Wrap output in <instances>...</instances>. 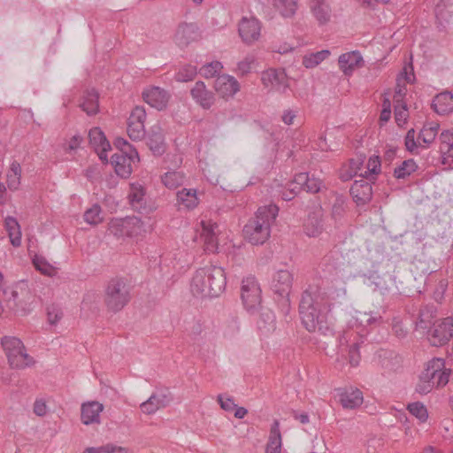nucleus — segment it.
<instances>
[{
    "label": "nucleus",
    "mask_w": 453,
    "mask_h": 453,
    "mask_svg": "<svg viewBox=\"0 0 453 453\" xmlns=\"http://www.w3.org/2000/svg\"><path fill=\"white\" fill-rule=\"evenodd\" d=\"M140 157L135 150L130 151L118 152L111 157V164L117 175L122 178H128L133 172V165L138 163Z\"/></svg>",
    "instance_id": "9d476101"
},
{
    "label": "nucleus",
    "mask_w": 453,
    "mask_h": 453,
    "mask_svg": "<svg viewBox=\"0 0 453 453\" xmlns=\"http://www.w3.org/2000/svg\"><path fill=\"white\" fill-rule=\"evenodd\" d=\"M214 88L223 98L233 97L239 90L238 81L231 75H219L214 83Z\"/></svg>",
    "instance_id": "aec40b11"
},
{
    "label": "nucleus",
    "mask_w": 453,
    "mask_h": 453,
    "mask_svg": "<svg viewBox=\"0 0 453 453\" xmlns=\"http://www.w3.org/2000/svg\"><path fill=\"white\" fill-rule=\"evenodd\" d=\"M350 194L356 203L365 204L368 203L372 196V188L366 179L355 180L350 188Z\"/></svg>",
    "instance_id": "393cba45"
},
{
    "label": "nucleus",
    "mask_w": 453,
    "mask_h": 453,
    "mask_svg": "<svg viewBox=\"0 0 453 453\" xmlns=\"http://www.w3.org/2000/svg\"><path fill=\"white\" fill-rule=\"evenodd\" d=\"M434 110L440 115H447L453 111V94L442 92L438 94L433 101Z\"/></svg>",
    "instance_id": "7c9ffc66"
},
{
    "label": "nucleus",
    "mask_w": 453,
    "mask_h": 453,
    "mask_svg": "<svg viewBox=\"0 0 453 453\" xmlns=\"http://www.w3.org/2000/svg\"><path fill=\"white\" fill-rule=\"evenodd\" d=\"M146 111L143 107L133 109L127 120V134L132 140H140L144 136Z\"/></svg>",
    "instance_id": "f3484780"
},
{
    "label": "nucleus",
    "mask_w": 453,
    "mask_h": 453,
    "mask_svg": "<svg viewBox=\"0 0 453 453\" xmlns=\"http://www.w3.org/2000/svg\"><path fill=\"white\" fill-rule=\"evenodd\" d=\"M147 144L155 155H161L165 152V143L163 131L160 127H152L147 138Z\"/></svg>",
    "instance_id": "c85d7f7f"
},
{
    "label": "nucleus",
    "mask_w": 453,
    "mask_h": 453,
    "mask_svg": "<svg viewBox=\"0 0 453 453\" xmlns=\"http://www.w3.org/2000/svg\"><path fill=\"white\" fill-rule=\"evenodd\" d=\"M453 337V318L448 317L436 323L428 333V340L433 346H442Z\"/></svg>",
    "instance_id": "f8f14e48"
},
{
    "label": "nucleus",
    "mask_w": 453,
    "mask_h": 453,
    "mask_svg": "<svg viewBox=\"0 0 453 453\" xmlns=\"http://www.w3.org/2000/svg\"><path fill=\"white\" fill-rule=\"evenodd\" d=\"M238 31L242 42L250 45L257 42L261 35V23L254 17H243L239 22Z\"/></svg>",
    "instance_id": "2eb2a0df"
},
{
    "label": "nucleus",
    "mask_w": 453,
    "mask_h": 453,
    "mask_svg": "<svg viewBox=\"0 0 453 453\" xmlns=\"http://www.w3.org/2000/svg\"><path fill=\"white\" fill-rule=\"evenodd\" d=\"M198 204L197 192L195 188H183L177 193V205L180 210H193Z\"/></svg>",
    "instance_id": "c756f323"
},
{
    "label": "nucleus",
    "mask_w": 453,
    "mask_h": 453,
    "mask_svg": "<svg viewBox=\"0 0 453 453\" xmlns=\"http://www.w3.org/2000/svg\"><path fill=\"white\" fill-rule=\"evenodd\" d=\"M48 406L43 399H36L33 405V411L38 417H43L48 413Z\"/></svg>",
    "instance_id": "e2e57ef3"
},
{
    "label": "nucleus",
    "mask_w": 453,
    "mask_h": 453,
    "mask_svg": "<svg viewBox=\"0 0 453 453\" xmlns=\"http://www.w3.org/2000/svg\"><path fill=\"white\" fill-rule=\"evenodd\" d=\"M256 64V58L253 55H247L237 63L235 72L238 75L244 76L251 72Z\"/></svg>",
    "instance_id": "3c124183"
},
{
    "label": "nucleus",
    "mask_w": 453,
    "mask_h": 453,
    "mask_svg": "<svg viewBox=\"0 0 453 453\" xmlns=\"http://www.w3.org/2000/svg\"><path fill=\"white\" fill-rule=\"evenodd\" d=\"M257 325L260 330L270 332L275 327V317L272 311L266 309L260 313Z\"/></svg>",
    "instance_id": "37998d69"
},
{
    "label": "nucleus",
    "mask_w": 453,
    "mask_h": 453,
    "mask_svg": "<svg viewBox=\"0 0 453 453\" xmlns=\"http://www.w3.org/2000/svg\"><path fill=\"white\" fill-rule=\"evenodd\" d=\"M115 146L119 149L120 152L130 151L134 150L130 144L123 138H117L114 142Z\"/></svg>",
    "instance_id": "774afa93"
},
{
    "label": "nucleus",
    "mask_w": 453,
    "mask_h": 453,
    "mask_svg": "<svg viewBox=\"0 0 453 453\" xmlns=\"http://www.w3.org/2000/svg\"><path fill=\"white\" fill-rule=\"evenodd\" d=\"M82 142V137L80 134H73L67 138L63 143V148L66 151H73L80 148Z\"/></svg>",
    "instance_id": "052dcab7"
},
{
    "label": "nucleus",
    "mask_w": 453,
    "mask_h": 453,
    "mask_svg": "<svg viewBox=\"0 0 453 453\" xmlns=\"http://www.w3.org/2000/svg\"><path fill=\"white\" fill-rule=\"evenodd\" d=\"M273 4L284 17L292 16L297 9L296 0H274Z\"/></svg>",
    "instance_id": "a18cd8bd"
},
{
    "label": "nucleus",
    "mask_w": 453,
    "mask_h": 453,
    "mask_svg": "<svg viewBox=\"0 0 453 453\" xmlns=\"http://www.w3.org/2000/svg\"><path fill=\"white\" fill-rule=\"evenodd\" d=\"M324 229L321 208L315 209L303 223L304 233L310 237L319 236Z\"/></svg>",
    "instance_id": "b1692460"
},
{
    "label": "nucleus",
    "mask_w": 453,
    "mask_h": 453,
    "mask_svg": "<svg viewBox=\"0 0 453 453\" xmlns=\"http://www.w3.org/2000/svg\"><path fill=\"white\" fill-rule=\"evenodd\" d=\"M4 227L12 245L19 247L22 242V234L17 219L13 217H7L4 220Z\"/></svg>",
    "instance_id": "c9c22d12"
},
{
    "label": "nucleus",
    "mask_w": 453,
    "mask_h": 453,
    "mask_svg": "<svg viewBox=\"0 0 453 453\" xmlns=\"http://www.w3.org/2000/svg\"><path fill=\"white\" fill-rule=\"evenodd\" d=\"M240 319L237 315L231 314L225 323L224 334L226 337H234L240 332Z\"/></svg>",
    "instance_id": "09e8293b"
},
{
    "label": "nucleus",
    "mask_w": 453,
    "mask_h": 453,
    "mask_svg": "<svg viewBox=\"0 0 453 453\" xmlns=\"http://www.w3.org/2000/svg\"><path fill=\"white\" fill-rule=\"evenodd\" d=\"M202 232H200V243L203 242V249L205 253H214L218 250L219 226L216 223L202 220L200 222Z\"/></svg>",
    "instance_id": "dca6fc26"
},
{
    "label": "nucleus",
    "mask_w": 453,
    "mask_h": 453,
    "mask_svg": "<svg viewBox=\"0 0 453 453\" xmlns=\"http://www.w3.org/2000/svg\"><path fill=\"white\" fill-rule=\"evenodd\" d=\"M63 313L60 309L57 307H49L47 310V319L51 325L58 324L62 319Z\"/></svg>",
    "instance_id": "680f3d73"
},
{
    "label": "nucleus",
    "mask_w": 453,
    "mask_h": 453,
    "mask_svg": "<svg viewBox=\"0 0 453 453\" xmlns=\"http://www.w3.org/2000/svg\"><path fill=\"white\" fill-rule=\"evenodd\" d=\"M309 6L319 25H325L331 20L333 12L328 0H309Z\"/></svg>",
    "instance_id": "412c9836"
},
{
    "label": "nucleus",
    "mask_w": 453,
    "mask_h": 453,
    "mask_svg": "<svg viewBox=\"0 0 453 453\" xmlns=\"http://www.w3.org/2000/svg\"><path fill=\"white\" fill-rule=\"evenodd\" d=\"M293 283V275L288 270H279L273 275L271 287L279 296H286L290 292Z\"/></svg>",
    "instance_id": "4be33fe9"
},
{
    "label": "nucleus",
    "mask_w": 453,
    "mask_h": 453,
    "mask_svg": "<svg viewBox=\"0 0 453 453\" xmlns=\"http://www.w3.org/2000/svg\"><path fill=\"white\" fill-rule=\"evenodd\" d=\"M88 141L90 147L104 163H108V152L111 150L110 142L107 140L104 133L99 127H93L88 132Z\"/></svg>",
    "instance_id": "4468645a"
},
{
    "label": "nucleus",
    "mask_w": 453,
    "mask_h": 453,
    "mask_svg": "<svg viewBox=\"0 0 453 453\" xmlns=\"http://www.w3.org/2000/svg\"><path fill=\"white\" fill-rule=\"evenodd\" d=\"M330 56V51L323 50L306 54L303 58V65L306 68H314Z\"/></svg>",
    "instance_id": "58836bf2"
},
{
    "label": "nucleus",
    "mask_w": 453,
    "mask_h": 453,
    "mask_svg": "<svg viewBox=\"0 0 453 453\" xmlns=\"http://www.w3.org/2000/svg\"><path fill=\"white\" fill-rule=\"evenodd\" d=\"M340 403L344 409H356L364 401L363 393L358 388H346L340 395Z\"/></svg>",
    "instance_id": "bb28decb"
},
{
    "label": "nucleus",
    "mask_w": 453,
    "mask_h": 453,
    "mask_svg": "<svg viewBox=\"0 0 453 453\" xmlns=\"http://www.w3.org/2000/svg\"><path fill=\"white\" fill-rule=\"evenodd\" d=\"M222 69L223 65L219 61H212L203 65L200 68V75L206 79L213 78L219 74Z\"/></svg>",
    "instance_id": "8fccbe9b"
},
{
    "label": "nucleus",
    "mask_w": 453,
    "mask_h": 453,
    "mask_svg": "<svg viewBox=\"0 0 453 453\" xmlns=\"http://www.w3.org/2000/svg\"><path fill=\"white\" fill-rule=\"evenodd\" d=\"M104 406L98 401H87L81 405V421L85 426L99 425Z\"/></svg>",
    "instance_id": "a211bd4d"
},
{
    "label": "nucleus",
    "mask_w": 453,
    "mask_h": 453,
    "mask_svg": "<svg viewBox=\"0 0 453 453\" xmlns=\"http://www.w3.org/2000/svg\"><path fill=\"white\" fill-rule=\"evenodd\" d=\"M107 231L119 240H135L143 233V223L136 217L113 218L108 223Z\"/></svg>",
    "instance_id": "423d86ee"
},
{
    "label": "nucleus",
    "mask_w": 453,
    "mask_h": 453,
    "mask_svg": "<svg viewBox=\"0 0 453 453\" xmlns=\"http://www.w3.org/2000/svg\"><path fill=\"white\" fill-rule=\"evenodd\" d=\"M172 400V395L167 389L159 388L155 390L146 401L140 404V410L144 415L151 416L169 406Z\"/></svg>",
    "instance_id": "9b49d317"
},
{
    "label": "nucleus",
    "mask_w": 453,
    "mask_h": 453,
    "mask_svg": "<svg viewBox=\"0 0 453 453\" xmlns=\"http://www.w3.org/2000/svg\"><path fill=\"white\" fill-rule=\"evenodd\" d=\"M104 453H129L127 448L108 443L103 445Z\"/></svg>",
    "instance_id": "338daca9"
},
{
    "label": "nucleus",
    "mask_w": 453,
    "mask_h": 453,
    "mask_svg": "<svg viewBox=\"0 0 453 453\" xmlns=\"http://www.w3.org/2000/svg\"><path fill=\"white\" fill-rule=\"evenodd\" d=\"M441 152L443 156L453 157V128L441 132L440 134Z\"/></svg>",
    "instance_id": "79ce46f5"
},
{
    "label": "nucleus",
    "mask_w": 453,
    "mask_h": 453,
    "mask_svg": "<svg viewBox=\"0 0 453 453\" xmlns=\"http://www.w3.org/2000/svg\"><path fill=\"white\" fill-rule=\"evenodd\" d=\"M84 221L90 226H97L104 221L102 209L98 204H93L83 214Z\"/></svg>",
    "instance_id": "a19ab883"
},
{
    "label": "nucleus",
    "mask_w": 453,
    "mask_h": 453,
    "mask_svg": "<svg viewBox=\"0 0 453 453\" xmlns=\"http://www.w3.org/2000/svg\"><path fill=\"white\" fill-rule=\"evenodd\" d=\"M81 107L88 115L97 114L99 111L98 93L94 89L86 91L81 97Z\"/></svg>",
    "instance_id": "72a5a7b5"
},
{
    "label": "nucleus",
    "mask_w": 453,
    "mask_h": 453,
    "mask_svg": "<svg viewBox=\"0 0 453 453\" xmlns=\"http://www.w3.org/2000/svg\"><path fill=\"white\" fill-rule=\"evenodd\" d=\"M417 164L413 159L404 160L398 167L395 169L394 176L396 179H404L414 173L417 170Z\"/></svg>",
    "instance_id": "49530a36"
},
{
    "label": "nucleus",
    "mask_w": 453,
    "mask_h": 453,
    "mask_svg": "<svg viewBox=\"0 0 453 453\" xmlns=\"http://www.w3.org/2000/svg\"><path fill=\"white\" fill-rule=\"evenodd\" d=\"M281 434L280 431V422L275 419L271 426L268 442L265 448V453L281 452Z\"/></svg>",
    "instance_id": "473e14b6"
},
{
    "label": "nucleus",
    "mask_w": 453,
    "mask_h": 453,
    "mask_svg": "<svg viewBox=\"0 0 453 453\" xmlns=\"http://www.w3.org/2000/svg\"><path fill=\"white\" fill-rule=\"evenodd\" d=\"M215 102L212 92L205 89L203 82L200 81V106L203 109H210Z\"/></svg>",
    "instance_id": "6e6d98bb"
},
{
    "label": "nucleus",
    "mask_w": 453,
    "mask_h": 453,
    "mask_svg": "<svg viewBox=\"0 0 453 453\" xmlns=\"http://www.w3.org/2000/svg\"><path fill=\"white\" fill-rule=\"evenodd\" d=\"M380 173V160L378 156L371 157L367 162V170L361 174L366 180L373 179V175Z\"/></svg>",
    "instance_id": "864d4df0"
},
{
    "label": "nucleus",
    "mask_w": 453,
    "mask_h": 453,
    "mask_svg": "<svg viewBox=\"0 0 453 453\" xmlns=\"http://www.w3.org/2000/svg\"><path fill=\"white\" fill-rule=\"evenodd\" d=\"M359 332L346 330L340 339L341 345L349 347V363L353 366L357 365L360 359L358 353L359 342L357 340Z\"/></svg>",
    "instance_id": "5701e85b"
},
{
    "label": "nucleus",
    "mask_w": 453,
    "mask_h": 453,
    "mask_svg": "<svg viewBox=\"0 0 453 453\" xmlns=\"http://www.w3.org/2000/svg\"><path fill=\"white\" fill-rule=\"evenodd\" d=\"M241 297L245 309L250 313L256 312L261 305V289L254 277H247L242 280L241 287Z\"/></svg>",
    "instance_id": "1a4fd4ad"
},
{
    "label": "nucleus",
    "mask_w": 453,
    "mask_h": 453,
    "mask_svg": "<svg viewBox=\"0 0 453 453\" xmlns=\"http://www.w3.org/2000/svg\"><path fill=\"white\" fill-rule=\"evenodd\" d=\"M196 75V69L195 66H186L180 70L176 74L178 81L186 82L194 79Z\"/></svg>",
    "instance_id": "bf43d9fd"
},
{
    "label": "nucleus",
    "mask_w": 453,
    "mask_h": 453,
    "mask_svg": "<svg viewBox=\"0 0 453 453\" xmlns=\"http://www.w3.org/2000/svg\"><path fill=\"white\" fill-rule=\"evenodd\" d=\"M405 147L406 150L411 153H414L415 150L418 148L415 141V130L413 128L407 132L405 136Z\"/></svg>",
    "instance_id": "0e129e2a"
},
{
    "label": "nucleus",
    "mask_w": 453,
    "mask_h": 453,
    "mask_svg": "<svg viewBox=\"0 0 453 453\" xmlns=\"http://www.w3.org/2000/svg\"><path fill=\"white\" fill-rule=\"evenodd\" d=\"M22 169L20 165L14 161L10 165L6 173V185L11 191H17L20 186Z\"/></svg>",
    "instance_id": "e433bc0d"
},
{
    "label": "nucleus",
    "mask_w": 453,
    "mask_h": 453,
    "mask_svg": "<svg viewBox=\"0 0 453 453\" xmlns=\"http://www.w3.org/2000/svg\"><path fill=\"white\" fill-rule=\"evenodd\" d=\"M142 98L150 107L163 111L167 107L171 95L160 87L150 86L143 89Z\"/></svg>",
    "instance_id": "ddd939ff"
},
{
    "label": "nucleus",
    "mask_w": 453,
    "mask_h": 453,
    "mask_svg": "<svg viewBox=\"0 0 453 453\" xmlns=\"http://www.w3.org/2000/svg\"><path fill=\"white\" fill-rule=\"evenodd\" d=\"M130 289L124 278L111 279L104 289V303L112 312L121 311L130 301Z\"/></svg>",
    "instance_id": "20e7f679"
},
{
    "label": "nucleus",
    "mask_w": 453,
    "mask_h": 453,
    "mask_svg": "<svg viewBox=\"0 0 453 453\" xmlns=\"http://www.w3.org/2000/svg\"><path fill=\"white\" fill-rule=\"evenodd\" d=\"M144 196V189L142 186L139 183H132L130 185V191L128 195V199L131 205L134 208H138L141 204Z\"/></svg>",
    "instance_id": "de8ad7c7"
},
{
    "label": "nucleus",
    "mask_w": 453,
    "mask_h": 453,
    "mask_svg": "<svg viewBox=\"0 0 453 453\" xmlns=\"http://www.w3.org/2000/svg\"><path fill=\"white\" fill-rule=\"evenodd\" d=\"M220 407L226 411H233L236 407L234 399L228 396L219 395L218 397Z\"/></svg>",
    "instance_id": "69168bd1"
},
{
    "label": "nucleus",
    "mask_w": 453,
    "mask_h": 453,
    "mask_svg": "<svg viewBox=\"0 0 453 453\" xmlns=\"http://www.w3.org/2000/svg\"><path fill=\"white\" fill-rule=\"evenodd\" d=\"M363 58L358 51H351L342 54L339 57L340 69L346 75H350L357 68L363 65Z\"/></svg>",
    "instance_id": "a878e982"
},
{
    "label": "nucleus",
    "mask_w": 453,
    "mask_h": 453,
    "mask_svg": "<svg viewBox=\"0 0 453 453\" xmlns=\"http://www.w3.org/2000/svg\"><path fill=\"white\" fill-rule=\"evenodd\" d=\"M440 125L436 122H430L424 125L420 130L418 139L425 144L430 145L435 139Z\"/></svg>",
    "instance_id": "ea45409f"
},
{
    "label": "nucleus",
    "mask_w": 453,
    "mask_h": 453,
    "mask_svg": "<svg viewBox=\"0 0 453 453\" xmlns=\"http://www.w3.org/2000/svg\"><path fill=\"white\" fill-rule=\"evenodd\" d=\"M32 262L35 268L43 275L53 277L58 272V267L42 255H35Z\"/></svg>",
    "instance_id": "4c0bfd02"
},
{
    "label": "nucleus",
    "mask_w": 453,
    "mask_h": 453,
    "mask_svg": "<svg viewBox=\"0 0 453 453\" xmlns=\"http://www.w3.org/2000/svg\"><path fill=\"white\" fill-rule=\"evenodd\" d=\"M182 180L183 176L179 172H167L162 176V182L168 188H177Z\"/></svg>",
    "instance_id": "603ef678"
},
{
    "label": "nucleus",
    "mask_w": 453,
    "mask_h": 453,
    "mask_svg": "<svg viewBox=\"0 0 453 453\" xmlns=\"http://www.w3.org/2000/svg\"><path fill=\"white\" fill-rule=\"evenodd\" d=\"M196 27L195 24L182 23L179 26L175 35L174 42L179 47H186L195 40Z\"/></svg>",
    "instance_id": "cd10ccee"
},
{
    "label": "nucleus",
    "mask_w": 453,
    "mask_h": 453,
    "mask_svg": "<svg viewBox=\"0 0 453 453\" xmlns=\"http://www.w3.org/2000/svg\"><path fill=\"white\" fill-rule=\"evenodd\" d=\"M295 183L299 185L298 189H303L310 193H317L322 187V181L319 179L310 177L307 173L296 174Z\"/></svg>",
    "instance_id": "2f4dec72"
},
{
    "label": "nucleus",
    "mask_w": 453,
    "mask_h": 453,
    "mask_svg": "<svg viewBox=\"0 0 453 453\" xmlns=\"http://www.w3.org/2000/svg\"><path fill=\"white\" fill-rule=\"evenodd\" d=\"M408 410L411 415L416 417L420 422H425L428 418V412L426 406L418 402L410 403Z\"/></svg>",
    "instance_id": "5fc2aeb1"
},
{
    "label": "nucleus",
    "mask_w": 453,
    "mask_h": 453,
    "mask_svg": "<svg viewBox=\"0 0 453 453\" xmlns=\"http://www.w3.org/2000/svg\"><path fill=\"white\" fill-rule=\"evenodd\" d=\"M408 118V109L403 101L395 102V119L399 126L406 122Z\"/></svg>",
    "instance_id": "4d7b16f0"
},
{
    "label": "nucleus",
    "mask_w": 453,
    "mask_h": 453,
    "mask_svg": "<svg viewBox=\"0 0 453 453\" xmlns=\"http://www.w3.org/2000/svg\"><path fill=\"white\" fill-rule=\"evenodd\" d=\"M263 85L270 89L283 93L288 87V78L283 70L269 69L262 73Z\"/></svg>",
    "instance_id": "6ab92c4d"
},
{
    "label": "nucleus",
    "mask_w": 453,
    "mask_h": 453,
    "mask_svg": "<svg viewBox=\"0 0 453 453\" xmlns=\"http://www.w3.org/2000/svg\"><path fill=\"white\" fill-rule=\"evenodd\" d=\"M414 81V73L412 66H405L400 77L397 79V84L394 95V102L403 101V97L405 95V82L411 83Z\"/></svg>",
    "instance_id": "f704fd0d"
},
{
    "label": "nucleus",
    "mask_w": 453,
    "mask_h": 453,
    "mask_svg": "<svg viewBox=\"0 0 453 453\" xmlns=\"http://www.w3.org/2000/svg\"><path fill=\"white\" fill-rule=\"evenodd\" d=\"M330 310L328 296L318 288H310L303 293L299 311L302 322L308 331H319L326 334L330 330Z\"/></svg>",
    "instance_id": "f257e3e1"
},
{
    "label": "nucleus",
    "mask_w": 453,
    "mask_h": 453,
    "mask_svg": "<svg viewBox=\"0 0 453 453\" xmlns=\"http://www.w3.org/2000/svg\"><path fill=\"white\" fill-rule=\"evenodd\" d=\"M449 375L450 369L445 368V361L442 358H434L427 363L420 374L417 391L427 394L434 388L445 386L449 382Z\"/></svg>",
    "instance_id": "7ed1b4c3"
},
{
    "label": "nucleus",
    "mask_w": 453,
    "mask_h": 453,
    "mask_svg": "<svg viewBox=\"0 0 453 453\" xmlns=\"http://www.w3.org/2000/svg\"><path fill=\"white\" fill-rule=\"evenodd\" d=\"M9 300L13 302V312L19 316L31 313L35 307V296L29 283L24 280L15 281L12 285Z\"/></svg>",
    "instance_id": "39448f33"
},
{
    "label": "nucleus",
    "mask_w": 453,
    "mask_h": 453,
    "mask_svg": "<svg viewBox=\"0 0 453 453\" xmlns=\"http://www.w3.org/2000/svg\"><path fill=\"white\" fill-rule=\"evenodd\" d=\"M435 313L436 310L433 305L425 306L419 311V319L417 323L418 326L423 329L428 328L432 324V320L434 318Z\"/></svg>",
    "instance_id": "c03bdc74"
},
{
    "label": "nucleus",
    "mask_w": 453,
    "mask_h": 453,
    "mask_svg": "<svg viewBox=\"0 0 453 453\" xmlns=\"http://www.w3.org/2000/svg\"><path fill=\"white\" fill-rule=\"evenodd\" d=\"M278 211L274 204L259 207L255 216L243 227L244 238L253 245L265 243L270 237L271 226L276 219Z\"/></svg>",
    "instance_id": "f03ea898"
},
{
    "label": "nucleus",
    "mask_w": 453,
    "mask_h": 453,
    "mask_svg": "<svg viewBox=\"0 0 453 453\" xmlns=\"http://www.w3.org/2000/svg\"><path fill=\"white\" fill-rule=\"evenodd\" d=\"M203 288L200 292L203 297H217L226 288V277L221 267L211 266L203 270Z\"/></svg>",
    "instance_id": "6e6552de"
},
{
    "label": "nucleus",
    "mask_w": 453,
    "mask_h": 453,
    "mask_svg": "<svg viewBox=\"0 0 453 453\" xmlns=\"http://www.w3.org/2000/svg\"><path fill=\"white\" fill-rule=\"evenodd\" d=\"M1 343L11 367L24 369L35 363L33 357L28 355L23 342L19 338L5 336L2 339Z\"/></svg>",
    "instance_id": "0eeeda50"
},
{
    "label": "nucleus",
    "mask_w": 453,
    "mask_h": 453,
    "mask_svg": "<svg viewBox=\"0 0 453 453\" xmlns=\"http://www.w3.org/2000/svg\"><path fill=\"white\" fill-rule=\"evenodd\" d=\"M381 316L366 312H357L356 317V322L360 323L361 326L372 325L379 322Z\"/></svg>",
    "instance_id": "13d9d810"
}]
</instances>
